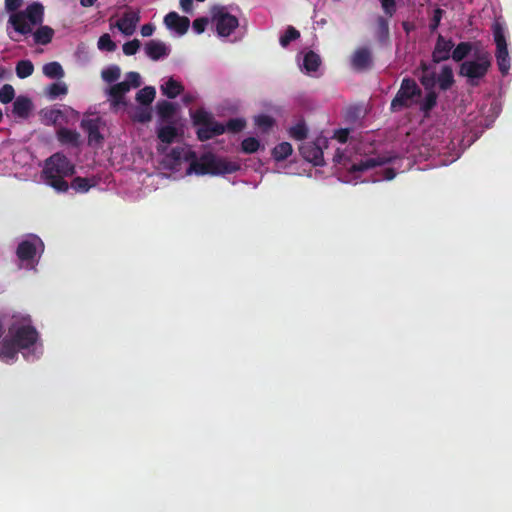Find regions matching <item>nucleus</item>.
<instances>
[{
	"mask_svg": "<svg viewBox=\"0 0 512 512\" xmlns=\"http://www.w3.org/2000/svg\"><path fill=\"white\" fill-rule=\"evenodd\" d=\"M474 57V60H466L460 64L459 75L466 77L469 85L478 86L492 65V57L485 50L475 52Z\"/></svg>",
	"mask_w": 512,
	"mask_h": 512,
	"instance_id": "20e7f679",
	"label": "nucleus"
},
{
	"mask_svg": "<svg viewBox=\"0 0 512 512\" xmlns=\"http://www.w3.org/2000/svg\"><path fill=\"white\" fill-rule=\"evenodd\" d=\"M32 107L31 99L26 96H18L13 102L12 113L18 118L25 119L29 116Z\"/></svg>",
	"mask_w": 512,
	"mask_h": 512,
	"instance_id": "412c9836",
	"label": "nucleus"
},
{
	"mask_svg": "<svg viewBox=\"0 0 512 512\" xmlns=\"http://www.w3.org/2000/svg\"><path fill=\"white\" fill-rule=\"evenodd\" d=\"M15 97V90L12 85L4 84L0 88V102L2 104L10 103Z\"/></svg>",
	"mask_w": 512,
	"mask_h": 512,
	"instance_id": "79ce46f5",
	"label": "nucleus"
},
{
	"mask_svg": "<svg viewBox=\"0 0 512 512\" xmlns=\"http://www.w3.org/2000/svg\"><path fill=\"white\" fill-rule=\"evenodd\" d=\"M384 13L392 17L396 12V1L395 0H379Z\"/></svg>",
	"mask_w": 512,
	"mask_h": 512,
	"instance_id": "8fccbe9b",
	"label": "nucleus"
},
{
	"mask_svg": "<svg viewBox=\"0 0 512 512\" xmlns=\"http://www.w3.org/2000/svg\"><path fill=\"white\" fill-rule=\"evenodd\" d=\"M121 70L117 65H111L108 68L102 70L101 77L108 83L115 82L120 77Z\"/></svg>",
	"mask_w": 512,
	"mask_h": 512,
	"instance_id": "e433bc0d",
	"label": "nucleus"
},
{
	"mask_svg": "<svg viewBox=\"0 0 512 512\" xmlns=\"http://www.w3.org/2000/svg\"><path fill=\"white\" fill-rule=\"evenodd\" d=\"M74 172L75 167L71 161L64 154L57 152L46 159L42 175L48 185L58 192H65L69 187L65 178Z\"/></svg>",
	"mask_w": 512,
	"mask_h": 512,
	"instance_id": "7ed1b4c3",
	"label": "nucleus"
},
{
	"mask_svg": "<svg viewBox=\"0 0 512 512\" xmlns=\"http://www.w3.org/2000/svg\"><path fill=\"white\" fill-rule=\"evenodd\" d=\"M91 114L85 116L80 123V127L88 133V143L93 145L96 142V118H91Z\"/></svg>",
	"mask_w": 512,
	"mask_h": 512,
	"instance_id": "bb28decb",
	"label": "nucleus"
},
{
	"mask_svg": "<svg viewBox=\"0 0 512 512\" xmlns=\"http://www.w3.org/2000/svg\"><path fill=\"white\" fill-rule=\"evenodd\" d=\"M453 47L454 43L451 39L446 40L442 35H439L432 52L433 62L440 63L448 60L451 57L450 53Z\"/></svg>",
	"mask_w": 512,
	"mask_h": 512,
	"instance_id": "dca6fc26",
	"label": "nucleus"
},
{
	"mask_svg": "<svg viewBox=\"0 0 512 512\" xmlns=\"http://www.w3.org/2000/svg\"><path fill=\"white\" fill-rule=\"evenodd\" d=\"M321 64V59L314 51L304 55L303 66L307 72H316Z\"/></svg>",
	"mask_w": 512,
	"mask_h": 512,
	"instance_id": "473e14b6",
	"label": "nucleus"
},
{
	"mask_svg": "<svg viewBox=\"0 0 512 512\" xmlns=\"http://www.w3.org/2000/svg\"><path fill=\"white\" fill-rule=\"evenodd\" d=\"M117 48L116 43L111 39L110 35L105 33L98 39V49L113 52Z\"/></svg>",
	"mask_w": 512,
	"mask_h": 512,
	"instance_id": "58836bf2",
	"label": "nucleus"
},
{
	"mask_svg": "<svg viewBox=\"0 0 512 512\" xmlns=\"http://www.w3.org/2000/svg\"><path fill=\"white\" fill-rule=\"evenodd\" d=\"M130 91L129 85L127 83L120 82L112 85L109 88L108 94L110 96L111 106L113 108H118L120 106L126 107L128 102L125 98V94Z\"/></svg>",
	"mask_w": 512,
	"mask_h": 512,
	"instance_id": "f3484780",
	"label": "nucleus"
},
{
	"mask_svg": "<svg viewBox=\"0 0 512 512\" xmlns=\"http://www.w3.org/2000/svg\"><path fill=\"white\" fill-rule=\"evenodd\" d=\"M9 37H10V39H11V40H13V41H18V39L14 38L11 34H9Z\"/></svg>",
	"mask_w": 512,
	"mask_h": 512,
	"instance_id": "338daca9",
	"label": "nucleus"
},
{
	"mask_svg": "<svg viewBox=\"0 0 512 512\" xmlns=\"http://www.w3.org/2000/svg\"><path fill=\"white\" fill-rule=\"evenodd\" d=\"M299 37L300 32L293 26H288L279 41L282 47H287L292 41L297 40Z\"/></svg>",
	"mask_w": 512,
	"mask_h": 512,
	"instance_id": "c9c22d12",
	"label": "nucleus"
},
{
	"mask_svg": "<svg viewBox=\"0 0 512 512\" xmlns=\"http://www.w3.org/2000/svg\"><path fill=\"white\" fill-rule=\"evenodd\" d=\"M156 96V90L152 86H145L136 93V101L143 106H149Z\"/></svg>",
	"mask_w": 512,
	"mask_h": 512,
	"instance_id": "c756f323",
	"label": "nucleus"
},
{
	"mask_svg": "<svg viewBox=\"0 0 512 512\" xmlns=\"http://www.w3.org/2000/svg\"><path fill=\"white\" fill-rule=\"evenodd\" d=\"M493 36L496 44V61L499 71L506 75L510 69V56L507 48V42L504 35V29L498 22L493 25Z\"/></svg>",
	"mask_w": 512,
	"mask_h": 512,
	"instance_id": "6e6552de",
	"label": "nucleus"
},
{
	"mask_svg": "<svg viewBox=\"0 0 512 512\" xmlns=\"http://www.w3.org/2000/svg\"><path fill=\"white\" fill-rule=\"evenodd\" d=\"M472 51L470 42H460L452 51L451 57L455 62L463 61Z\"/></svg>",
	"mask_w": 512,
	"mask_h": 512,
	"instance_id": "2f4dec72",
	"label": "nucleus"
},
{
	"mask_svg": "<svg viewBox=\"0 0 512 512\" xmlns=\"http://www.w3.org/2000/svg\"><path fill=\"white\" fill-rule=\"evenodd\" d=\"M145 53L153 61H158L167 57L170 53V48L162 41L150 40L145 44Z\"/></svg>",
	"mask_w": 512,
	"mask_h": 512,
	"instance_id": "6ab92c4d",
	"label": "nucleus"
},
{
	"mask_svg": "<svg viewBox=\"0 0 512 512\" xmlns=\"http://www.w3.org/2000/svg\"><path fill=\"white\" fill-rule=\"evenodd\" d=\"M396 176V172L393 168H386L384 170V179L392 180Z\"/></svg>",
	"mask_w": 512,
	"mask_h": 512,
	"instance_id": "13d9d810",
	"label": "nucleus"
},
{
	"mask_svg": "<svg viewBox=\"0 0 512 512\" xmlns=\"http://www.w3.org/2000/svg\"><path fill=\"white\" fill-rule=\"evenodd\" d=\"M16 75L20 79H25L31 76L34 72V65L30 60H20L16 64Z\"/></svg>",
	"mask_w": 512,
	"mask_h": 512,
	"instance_id": "f704fd0d",
	"label": "nucleus"
},
{
	"mask_svg": "<svg viewBox=\"0 0 512 512\" xmlns=\"http://www.w3.org/2000/svg\"><path fill=\"white\" fill-rule=\"evenodd\" d=\"M212 22L215 25L216 32L221 37L230 36L239 26V20L236 16L228 13L223 6H215L211 11Z\"/></svg>",
	"mask_w": 512,
	"mask_h": 512,
	"instance_id": "0eeeda50",
	"label": "nucleus"
},
{
	"mask_svg": "<svg viewBox=\"0 0 512 512\" xmlns=\"http://www.w3.org/2000/svg\"><path fill=\"white\" fill-rule=\"evenodd\" d=\"M129 85V88H138L141 85V78L138 72H128L124 80Z\"/></svg>",
	"mask_w": 512,
	"mask_h": 512,
	"instance_id": "de8ad7c7",
	"label": "nucleus"
},
{
	"mask_svg": "<svg viewBox=\"0 0 512 512\" xmlns=\"http://www.w3.org/2000/svg\"><path fill=\"white\" fill-rule=\"evenodd\" d=\"M56 139L61 146L68 149L79 150L84 144V139L76 130L60 127L56 131Z\"/></svg>",
	"mask_w": 512,
	"mask_h": 512,
	"instance_id": "f8f14e48",
	"label": "nucleus"
},
{
	"mask_svg": "<svg viewBox=\"0 0 512 512\" xmlns=\"http://www.w3.org/2000/svg\"><path fill=\"white\" fill-rule=\"evenodd\" d=\"M325 138H317L313 142H305L300 145L299 151L301 156L314 166L324 165V157L322 147L326 144Z\"/></svg>",
	"mask_w": 512,
	"mask_h": 512,
	"instance_id": "9b49d317",
	"label": "nucleus"
},
{
	"mask_svg": "<svg viewBox=\"0 0 512 512\" xmlns=\"http://www.w3.org/2000/svg\"><path fill=\"white\" fill-rule=\"evenodd\" d=\"M43 74L49 79H61L64 77V70L59 62L53 61L43 66Z\"/></svg>",
	"mask_w": 512,
	"mask_h": 512,
	"instance_id": "cd10ccee",
	"label": "nucleus"
},
{
	"mask_svg": "<svg viewBox=\"0 0 512 512\" xmlns=\"http://www.w3.org/2000/svg\"><path fill=\"white\" fill-rule=\"evenodd\" d=\"M194 125L198 126L196 134L200 141H207L225 132V126L214 120L213 116L203 110L198 109L192 116Z\"/></svg>",
	"mask_w": 512,
	"mask_h": 512,
	"instance_id": "423d86ee",
	"label": "nucleus"
},
{
	"mask_svg": "<svg viewBox=\"0 0 512 512\" xmlns=\"http://www.w3.org/2000/svg\"><path fill=\"white\" fill-rule=\"evenodd\" d=\"M141 47V43L138 39H133L123 44V53L127 56L135 55Z\"/></svg>",
	"mask_w": 512,
	"mask_h": 512,
	"instance_id": "49530a36",
	"label": "nucleus"
},
{
	"mask_svg": "<svg viewBox=\"0 0 512 512\" xmlns=\"http://www.w3.org/2000/svg\"><path fill=\"white\" fill-rule=\"evenodd\" d=\"M419 69L422 71V73H428V72H431L433 71L430 67L429 64H427L426 62L424 61H421L420 63V66H419Z\"/></svg>",
	"mask_w": 512,
	"mask_h": 512,
	"instance_id": "bf43d9fd",
	"label": "nucleus"
},
{
	"mask_svg": "<svg viewBox=\"0 0 512 512\" xmlns=\"http://www.w3.org/2000/svg\"><path fill=\"white\" fill-rule=\"evenodd\" d=\"M97 138H98V144H99L100 141L103 139V137L101 136V134L99 132H98Z\"/></svg>",
	"mask_w": 512,
	"mask_h": 512,
	"instance_id": "0e129e2a",
	"label": "nucleus"
},
{
	"mask_svg": "<svg viewBox=\"0 0 512 512\" xmlns=\"http://www.w3.org/2000/svg\"><path fill=\"white\" fill-rule=\"evenodd\" d=\"M18 347L11 337H6L0 342V359L5 362L13 361L18 354Z\"/></svg>",
	"mask_w": 512,
	"mask_h": 512,
	"instance_id": "4be33fe9",
	"label": "nucleus"
},
{
	"mask_svg": "<svg viewBox=\"0 0 512 512\" xmlns=\"http://www.w3.org/2000/svg\"><path fill=\"white\" fill-rule=\"evenodd\" d=\"M293 148L289 142H281L272 150V157L277 162L286 160L292 154Z\"/></svg>",
	"mask_w": 512,
	"mask_h": 512,
	"instance_id": "c85d7f7f",
	"label": "nucleus"
},
{
	"mask_svg": "<svg viewBox=\"0 0 512 512\" xmlns=\"http://www.w3.org/2000/svg\"><path fill=\"white\" fill-rule=\"evenodd\" d=\"M177 134L176 127L171 124L162 126L157 130L158 139L165 144H171L177 137Z\"/></svg>",
	"mask_w": 512,
	"mask_h": 512,
	"instance_id": "7c9ffc66",
	"label": "nucleus"
},
{
	"mask_svg": "<svg viewBox=\"0 0 512 512\" xmlns=\"http://www.w3.org/2000/svg\"><path fill=\"white\" fill-rule=\"evenodd\" d=\"M207 24L208 19L206 17H200L193 21L192 27L197 34H201L205 31Z\"/></svg>",
	"mask_w": 512,
	"mask_h": 512,
	"instance_id": "3c124183",
	"label": "nucleus"
},
{
	"mask_svg": "<svg viewBox=\"0 0 512 512\" xmlns=\"http://www.w3.org/2000/svg\"><path fill=\"white\" fill-rule=\"evenodd\" d=\"M92 186H93V184L90 183L89 179L82 178V177H76L71 182V187L75 191L81 192V193L87 192L89 190V188H91Z\"/></svg>",
	"mask_w": 512,
	"mask_h": 512,
	"instance_id": "37998d69",
	"label": "nucleus"
},
{
	"mask_svg": "<svg viewBox=\"0 0 512 512\" xmlns=\"http://www.w3.org/2000/svg\"><path fill=\"white\" fill-rule=\"evenodd\" d=\"M378 25H379L380 30L384 34L388 35V31H389L388 21L385 18H383V17H379L378 18Z\"/></svg>",
	"mask_w": 512,
	"mask_h": 512,
	"instance_id": "6e6d98bb",
	"label": "nucleus"
},
{
	"mask_svg": "<svg viewBox=\"0 0 512 512\" xmlns=\"http://www.w3.org/2000/svg\"><path fill=\"white\" fill-rule=\"evenodd\" d=\"M349 129H338L334 133V138L337 139L340 143H346L349 137Z\"/></svg>",
	"mask_w": 512,
	"mask_h": 512,
	"instance_id": "603ef678",
	"label": "nucleus"
},
{
	"mask_svg": "<svg viewBox=\"0 0 512 512\" xmlns=\"http://www.w3.org/2000/svg\"><path fill=\"white\" fill-rule=\"evenodd\" d=\"M274 123H275L274 119L271 116L266 115V114L258 115L255 118V125L258 128L262 129L264 132L271 129L273 127Z\"/></svg>",
	"mask_w": 512,
	"mask_h": 512,
	"instance_id": "a19ab883",
	"label": "nucleus"
},
{
	"mask_svg": "<svg viewBox=\"0 0 512 512\" xmlns=\"http://www.w3.org/2000/svg\"><path fill=\"white\" fill-rule=\"evenodd\" d=\"M4 332H5L4 322H3V319L0 317V338L3 336Z\"/></svg>",
	"mask_w": 512,
	"mask_h": 512,
	"instance_id": "680f3d73",
	"label": "nucleus"
},
{
	"mask_svg": "<svg viewBox=\"0 0 512 512\" xmlns=\"http://www.w3.org/2000/svg\"><path fill=\"white\" fill-rule=\"evenodd\" d=\"M180 7L186 13L191 12L193 7V0H180Z\"/></svg>",
	"mask_w": 512,
	"mask_h": 512,
	"instance_id": "5fc2aeb1",
	"label": "nucleus"
},
{
	"mask_svg": "<svg viewBox=\"0 0 512 512\" xmlns=\"http://www.w3.org/2000/svg\"><path fill=\"white\" fill-rule=\"evenodd\" d=\"M444 10L441 8H436L433 13V17L431 19V22L429 24V28L431 32H434L440 25V21L443 17Z\"/></svg>",
	"mask_w": 512,
	"mask_h": 512,
	"instance_id": "09e8293b",
	"label": "nucleus"
},
{
	"mask_svg": "<svg viewBox=\"0 0 512 512\" xmlns=\"http://www.w3.org/2000/svg\"><path fill=\"white\" fill-rule=\"evenodd\" d=\"M403 29H404L407 33H409V31H410V27H409V24H408L407 22H404V23H403Z\"/></svg>",
	"mask_w": 512,
	"mask_h": 512,
	"instance_id": "e2e57ef3",
	"label": "nucleus"
},
{
	"mask_svg": "<svg viewBox=\"0 0 512 512\" xmlns=\"http://www.w3.org/2000/svg\"><path fill=\"white\" fill-rule=\"evenodd\" d=\"M225 126V131H229V132H232V133H238L240 131H242L245 126H246V122L244 119H241V118H233V119H230Z\"/></svg>",
	"mask_w": 512,
	"mask_h": 512,
	"instance_id": "a18cd8bd",
	"label": "nucleus"
},
{
	"mask_svg": "<svg viewBox=\"0 0 512 512\" xmlns=\"http://www.w3.org/2000/svg\"><path fill=\"white\" fill-rule=\"evenodd\" d=\"M3 120V113H2V110L0 109V123L2 122Z\"/></svg>",
	"mask_w": 512,
	"mask_h": 512,
	"instance_id": "69168bd1",
	"label": "nucleus"
},
{
	"mask_svg": "<svg viewBox=\"0 0 512 512\" xmlns=\"http://www.w3.org/2000/svg\"><path fill=\"white\" fill-rule=\"evenodd\" d=\"M161 91L163 95L170 99H174L184 91V86L170 77L163 85H161Z\"/></svg>",
	"mask_w": 512,
	"mask_h": 512,
	"instance_id": "b1692460",
	"label": "nucleus"
},
{
	"mask_svg": "<svg viewBox=\"0 0 512 512\" xmlns=\"http://www.w3.org/2000/svg\"><path fill=\"white\" fill-rule=\"evenodd\" d=\"M152 118L151 109L149 107H140L137 108L132 119L138 123H146L149 122Z\"/></svg>",
	"mask_w": 512,
	"mask_h": 512,
	"instance_id": "ea45409f",
	"label": "nucleus"
},
{
	"mask_svg": "<svg viewBox=\"0 0 512 512\" xmlns=\"http://www.w3.org/2000/svg\"><path fill=\"white\" fill-rule=\"evenodd\" d=\"M39 25L40 27L33 32L34 43L38 45H47L53 39L54 30L50 26Z\"/></svg>",
	"mask_w": 512,
	"mask_h": 512,
	"instance_id": "393cba45",
	"label": "nucleus"
},
{
	"mask_svg": "<svg viewBox=\"0 0 512 512\" xmlns=\"http://www.w3.org/2000/svg\"><path fill=\"white\" fill-rule=\"evenodd\" d=\"M164 23L167 28L174 30L180 35H183L189 28L190 20L185 16H180L176 12H169L164 17Z\"/></svg>",
	"mask_w": 512,
	"mask_h": 512,
	"instance_id": "a211bd4d",
	"label": "nucleus"
},
{
	"mask_svg": "<svg viewBox=\"0 0 512 512\" xmlns=\"http://www.w3.org/2000/svg\"><path fill=\"white\" fill-rule=\"evenodd\" d=\"M155 31V26L151 23H148V24H144L142 27H141V35L143 37H149L151 36Z\"/></svg>",
	"mask_w": 512,
	"mask_h": 512,
	"instance_id": "864d4df0",
	"label": "nucleus"
},
{
	"mask_svg": "<svg viewBox=\"0 0 512 512\" xmlns=\"http://www.w3.org/2000/svg\"><path fill=\"white\" fill-rule=\"evenodd\" d=\"M68 93V87L64 82H54L46 88V94L50 99H56Z\"/></svg>",
	"mask_w": 512,
	"mask_h": 512,
	"instance_id": "72a5a7b5",
	"label": "nucleus"
},
{
	"mask_svg": "<svg viewBox=\"0 0 512 512\" xmlns=\"http://www.w3.org/2000/svg\"><path fill=\"white\" fill-rule=\"evenodd\" d=\"M95 2H96V0H80V4H81L83 7H90V6H93Z\"/></svg>",
	"mask_w": 512,
	"mask_h": 512,
	"instance_id": "052dcab7",
	"label": "nucleus"
},
{
	"mask_svg": "<svg viewBox=\"0 0 512 512\" xmlns=\"http://www.w3.org/2000/svg\"><path fill=\"white\" fill-rule=\"evenodd\" d=\"M422 94V89L416 81L410 77H405L402 79L400 88L391 101L390 110L392 112H399L417 105L420 107Z\"/></svg>",
	"mask_w": 512,
	"mask_h": 512,
	"instance_id": "39448f33",
	"label": "nucleus"
},
{
	"mask_svg": "<svg viewBox=\"0 0 512 512\" xmlns=\"http://www.w3.org/2000/svg\"><path fill=\"white\" fill-rule=\"evenodd\" d=\"M387 162H389V159L385 157H369L352 164L350 167H347V170L351 173L363 172L381 166Z\"/></svg>",
	"mask_w": 512,
	"mask_h": 512,
	"instance_id": "aec40b11",
	"label": "nucleus"
},
{
	"mask_svg": "<svg viewBox=\"0 0 512 512\" xmlns=\"http://www.w3.org/2000/svg\"><path fill=\"white\" fill-rule=\"evenodd\" d=\"M260 147V142L254 137L245 138L241 143L242 151L247 154L255 153Z\"/></svg>",
	"mask_w": 512,
	"mask_h": 512,
	"instance_id": "c03bdc74",
	"label": "nucleus"
},
{
	"mask_svg": "<svg viewBox=\"0 0 512 512\" xmlns=\"http://www.w3.org/2000/svg\"><path fill=\"white\" fill-rule=\"evenodd\" d=\"M9 333L19 350L33 346L39 338L37 330L31 325L10 327Z\"/></svg>",
	"mask_w": 512,
	"mask_h": 512,
	"instance_id": "9d476101",
	"label": "nucleus"
},
{
	"mask_svg": "<svg viewBox=\"0 0 512 512\" xmlns=\"http://www.w3.org/2000/svg\"><path fill=\"white\" fill-rule=\"evenodd\" d=\"M37 243L43 246V243L39 237H34L33 240L21 241L16 249V255L18 259L22 262H27L28 264L33 263L37 254Z\"/></svg>",
	"mask_w": 512,
	"mask_h": 512,
	"instance_id": "ddd939ff",
	"label": "nucleus"
},
{
	"mask_svg": "<svg viewBox=\"0 0 512 512\" xmlns=\"http://www.w3.org/2000/svg\"><path fill=\"white\" fill-rule=\"evenodd\" d=\"M437 83L439 85L440 90L442 91H447L454 85L455 80L451 66H442L441 72L437 77Z\"/></svg>",
	"mask_w": 512,
	"mask_h": 512,
	"instance_id": "5701e85b",
	"label": "nucleus"
},
{
	"mask_svg": "<svg viewBox=\"0 0 512 512\" xmlns=\"http://www.w3.org/2000/svg\"><path fill=\"white\" fill-rule=\"evenodd\" d=\"M346 160L344 154L338 149L333 157V161L338 164H343L346 167V163L343 162Z\"/></svg>",
	"mask_w": 512,
	"mask_h": 512,
	"instance_id": "4d7b16f0",
	"label": "nucleus"
},
{
	"mask_svg": "<svg viewBox=\"0 0 512 512\" xmlns=\"http://www.w3.org/2000/svg\"><path fill=\"white\" fill-rule=\"evenodd\" d=\"M140 21L138 11L128 10L124 12L123 16L116 22V27L126 36H130L135 32L136 26Z\"/></svg>",
	"mask_w": 512,
	"mask_h": 512,
	"instance_id": "2eb2a0df",
	"label": "nucleus"
},
{
	"mask_svg": "<svg viewBox=\"0 0 512 512\" xmlns=\"http://www.w3.org/2000/svg\"><path fill=\"white\" fill-rule=\"evenodd\" d=\"M419 81L426 91V95L420 103V111L425 116H428L433 108L437 105L438 99V94L435 91V86L437 84L435 71L422 73V75L419 77Z\"/></svg>",
	"mask_w": 512,
	"mask_h": 512,
	"instance_id": "1a4fd4ad",
	"label": "nucleus"
},
{
	"mask_svg": "<svg viewBox=\"0 0 512 512\" xmlns=\"http://www.w3.org/2000/svg\"><path fill=\"white\" fill-rule=\"evenodd\" d=\"M290 136L295 140H304L307 137L308 129L304 122H299L289 129Z\"/></svg>",
	"mask_w": 512,
	"mask_h": 512,
	"instance_id": "4c0bfd02",
	"label": "nucleus"
},
{
	"mask_svg": "<svg viewBox=\"0 0 512 512\" xmlns=\"http://www.w3.org/2000/svg\"><path fill=\"white\" fill-rule=\"evenodd\" d=\"M351 65L357 71H365L372 67V52L368 47H360L351 57Z\"/></svg>",
	"mask_w": 512,
	"mask_h": 512,
	"instance_id": "4468645a",
	"label": "nucleus"
},
{
	"mask_svg": "<svg viewBox=\"0 0 512 512\" xmlns=\"http://www.w3.org/2000/svg\"><path fill=\"white\" fill-rule=\"evenodd\" d=\"M157 113L162 121H169L176 112V106L172 102L161 100L156 105Z\"/></svg>",
	"mask_w": 512,
	"mask_h": 512,
	"instance_id": "a878e982",
	"label": "nucleus"
},
{
	"mask_svg": "<svg viewBox=\"0 0 512 512\" xmlns=\"http://www.w3.org/2000/svg\"><path fill=\"white\" fill-rule=\"evenodd\" d=\"M166 158L175 166L179 165L182 160L190 161L188 173L194 172L197 175H225L240 169L238 162L218 158L211 153L203 154L197 159L195 152L180 146L172 148Z\"/></svg>",
	"mask_w": 512,
	"mask_h": 512,
	"instance_id": "f257e3e1",
	"label": "nucleus"
},
{
	"mask_svg": "<svg viewBox=\"0 0 512 512\" xmlns=\"http://www.w3.org/2000/svg\"><path fill=\"white\" fill-rule=\"evenodd\" d=\"M24 0H5V10L10 12L8 25L15 32L21 35H28L33 32L34 26L42 24L44 18V7L39 2H33L25 10L18 11Z\"/></svg>",
	"mask_w": 512,
	"mask_h": 512,
	"instance_id": "f03ea898",
	"label": "nucleus"
}]
</instances>
